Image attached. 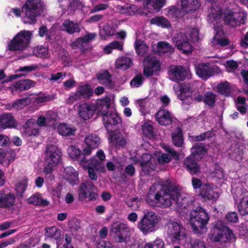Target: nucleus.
I'll return each instance as SVG.
<instances>
[{
  "label": "nucleus",
  "instance_id": "f257e3e1",
  "mask_svg": "<svg viewBox=\"0 0 248 248\" xmlns=\"http://www.w3.org/2000/svg\"><path fill=\"white\" fill-rule=\"evenodd\" d=\"M180 200L179 194L176 190L159 185H152L146 197L147 203L154 207L167 208L171 206L173 202L177 206L185 208L186 205Z\"/></svg>",
  "mask_w": 248,
  "mask_h": 248
},
{
  "label": "nucleus",
  "instance_id": "f03ea898",
  "mask_svg": "<svg viewBox=\"0 0 248 248\" xmlns=\"http://www.w3.org/2000/svg\"><path fill=\"white\" fill-rule=\"evenodd\" d=\"M209 237L213 241L221 243L233 242L236 240L233 231L220 220L212 223Z\"/></svg>",
  "mask_w": 248,
  "mask_h": 248
},
{
  "label": "nucleus",
  "instance_id": "7ed1b4c3",
  "mask_svg": "<svg viewBox=\"0 0 248 248\" xmlns=\"http://www.w3.org/2000/svg\"><path fill=\"white\" fill-rule=\"evenodd\" d=\"M210 217L206 210L202 207H198L190 214V224L195 233L202 234L206 230V225Z\"/></svg>",
  "mask_w": 248,
  "mask_h": 248
},
{
  "label": "nucleus",
  "instance_id": "20e7f679",
  "mask_svg": "<svg viewBox=\"0 0 248 248\" xmlns=\"http://www.w3.org/2000/svg\"><path fill=\"white\" fill-rule=\"evenodd\" d=\"M105 98L97 100L94 104L83 103L78 107L79 117L84 121L92 118L94 115L99 117L101 110L107 108L108 105L105 102Z\"/></svg>",
  "mask_w": 248,
  "mask_h": 248
},
{
  "label": "nucleus",
  "instance_id": "39448f33",
  "mask_svg": "<svg viewBox=\"0 0 248 248\" xmlns=\"http://www.w3.org/2000/svg\"><path fill=\"white\" fill-rule=\"evenodd\" d=\"M44 6L41 0H27L22 7L23 12L27 18V22L33 23L36 17L43 13Z\"/></svg>",
  "mask_w": 248,
  "mask_h": 248
},
{
  "label": "nucleus",
  "instance_id": "423d86ee",
  "mask_svg": "<svg viewBox=\"0 0 248 248\" xmlns=\"http://www.w3.org/2000/svg\"><path fill=\"white\" fill-rule=\"evenodd\" d=\"M31 33L29 31H22L10 41L7 48L11 51H22L29 45Z\"/></svg>",
  "mask_w": 248,
  "mask_h": 248
},
{
  "label": "nucleus",
  "instance_id": "0eeeda50",
  "mask_svg": "<svg viewBox=\"0 0 248 248\" xmlns=\"http://www.w3.org/2000/svg\"><path fill=\"white\" fill-rule=\"evenodd\" d=\"M110 232L114 233L113 236L117 243H127L130 240V232L128 225L120 221L113 222L111 225Z\"/></svg>",
  "mask_w": 248,
  "mask_h": 248
},
{
  "label": "nucleus",
  "instance_id": "6e6552de",
  "mask_svg": "<svg viewBox=\"0 0 248 248\" xmlns=\"http://www.w3.org/2000/svg\"><path fill=\"white\" fill-rule=\"evenodd\" d=\"M159 221L157 214L153 211L145 213L138 224V228L145 235L154 232Z\"/></svg>",
  "mask_w": 248,
  "mask_h": 248
},
{
  "label": "nucleus",
  "instance_id": "1a4fd4ad",
  "mask_svg": "<svg viewBox=\"0 0 248 248\" xmlns=\"http://www.w3.org/2000/svg\"><path fill=\"white\" fill-rule=\"evenodd\" d=\"M105 102L108 105L107 108L101 110L100 116L102 117L103 124L108 130L110 129V127L115 126L118 124H121L122 120L121 117L117 113H114L113 111H109L110 107V101L108 98H105Z\"/></svg>",
  "mask_w": 248,
  "mask_h": 248
},
{
  "label": "nucleus",
  "instance_id": "9d476101",
  "mask_svg": "<svg viewBox=\"0 0 248 248\" xmlns=\"http://www.w3.org/2000/svg\"><path fill=\"white\" fill-rule=\"evenodd\" d=\"M166 226L168 236L173 242L180 241L186 237V229L181 224L170 221Z\"/></svg>",
  "mask_w": 248,
  "mask_h": 248
},
{
  "label": "nucleus",
  "instance_id": "9b49d317",
  "mask_svg": "<svg viewBox=\"0 0 248 248\" xmlns=\"http://www.w3.org/2000/svg\"><path fill=\"white\" fill-rule=\"evenodd\" d=\"M93 89L90 85L88 84L80 85L77 89L76 92L70 95L68 103L72 104L74 101L89 99L93 96Z\"/></svg>",
  "mask_w": 248,
  "mask_h": 248
},
{
  "label": "nucleus",
  "instance_id": "f8f14e48",
  "mask_svg": "<svg viewBox=\"0 0 248 248\" xmlns=\"http://www.w3.org/2000/svg\"><path fill=\"white\" fill-rule=\"evenodd\" d=\"M213 186L212 184L206 183L200 190L199 196L203 201L214 202L219 198L218 193L214 190Z\"/></svg>",
  "mask_w": 248,
  "mask_h": 248
},
{
  "label": "nucleus",
  "instance_id": "ddd939ff",
  "mask_svg": "<svg viewBox=\"0 0 248 248\" xmlns=\"http://www.w3.org/2000/svg\"><path fill=\"white\" fill-rule=\"evenodd\" d=\"M170 78L174 81H184L186 77L187 72L182 65H171L168 71Z\"/></svg>",
  "mask_w": 248,
  "mask_h": 248
},
{
  "label": "nucleus",
  "instance_id": "4468645a",
  "mask_svg": "<svg viewBox=\"0 0 248 248\" xmlns=\"http://www.w3.org/2000/svg\"><path fill=\"white\" fill-rule=\"evenodd\" d=\"M46 161L47 164H58L61 157V153L55 145L49 146L45 152Z\"/></svg>",
  "mask_w": 248,
  "mask_h": 248
},
{
  "label": "nucleus",
  "instance_id": "2eb2a0df",
  "mask_svg": "<svg viewBox=\"0 0 248 248\" xmlns=\"http://www.w3.org/2000/svg\"><path fill=\"white\" fill-rule=\"evenodd\" d=\"M198 161V160L189 155L184 159L183 165L184 168L191 175H196L201 172V168Z\"/></svg>",
  "mask_w": 248,
  "mask_h": 248
},
{
  "label": "nucleus",
  "instance_id": "dca6fc26",
  "mask_svg": "<svg viewBox=\"0 0 248 248\" xmlns=\"http://www.w3.org/2000/svg\"><path fill=\"white\" fill-rule=\"evenodd\" d=\"M176 45L178 49L182 51L184 54H188L192 51L189 39L186 33H180L178 35Z\"/></svg>",
  "mask_w": 248,
  "mask_h": 248
},
{
  "label": "nucleus",
  "instance_id": "f3484780",
  "mask_svg": "<svg viewBox=\"0 0 248 248\" xmlns=\"http://www.w3.org/2000/svg\"><path fill=\"white\" fill-rule=\"evenodd\" d=\"M197 75L203 80H206L215 73L213 68L208 63L199 64L196 68Z\"/></svg>",
  "mask_w": 248,
  "mask_h": 248
},
{
  "label": "nucleus",
  "instance_id": "a211bd4d",
  "mask_svg": "<svg viewBox=\"0 0 248 248\" xmlns=\"http://www.w3.org/2000/svg\"><path fill=\"white\" fill-rule=\"evenodd\" d=\"M63 173V178L72 186L77 185L79 183L78 173L72 167H66Z\"/></svg>",
  "mask_w": 248,
  "mask_h": 248
},
{
  "label": "nucleus",
  "instance_id": "6ab92c4d",
  "mask_svg": "<svg viewBox=\"0 0 248 248\" xmlns=\"http://www.w3.org/2000/svg\"><path fill=\"white\" fill-rule=\"evenodd\" d=\"M96 78L100 84L108 89H112L115 86L114 82L112 80V76L107 69L97 74Z\"/></svg>",
  "mask_w": 248,
  "mask_h": 248
},
{
  "label": "nucleus",
  "instance_id": "aec40b11",
  "mask_svg": "<svg viewBox=\"0 0 248 248\" xmlns=\"http://www.w3.org/2000/svg\"><path fill=\"white\" fill-rule=\"evenodd\" d=\"M182 10L186 13L193 14L201 6V0H181Z\"/></svg>",
  "mask_w": 248,
  "mask_h": 248
},
{
  "label": "nucleus",
  "instance_id": "412c9836",
  "mask_svg": "<svg viewBox=\"0 0 248 248\" xmlns=\"http://www.w3.org/2000/svg\"><path fill=\"white\" fill-rule=\"evenodd\" d=\"M157 123L161 125H169L172 123V118L170 112L165 109L159 110L155 115Z\"/></svg>",
  "mask_w": 248,
  "mask_h": 248
},
{
  "label": "nucleus",
  "instance_id": "4be33fe9",
  "mask_svg": "<svg viewBox=\"0 0 248 248\" xmlns=\"http://www.w3.org/2000/svg\"><path fill=\"white\" fill-rule=\"evenodd\" d=\"M16 197L13 194L10 192L6 193L3 191L0 192V207L9 208L13 206Z\"/></svg>",
  "mask_w": 248,
  "mask_h": 248
},
{
  "label": "nucleus",
  "instance_id": "5701e85b",
  "mask_svg": "<svg viewBox=\"0 0 248 248\" xmlns=\"http://www.w3.org/2000/svg\"><path fill=\"white\" fill-rule=\"evenodd\" d=\"M96 36V34L95 33H88L83 37L77 39L76 41L71 43V46L73 48L78 47L82 49L84 45H86L93 40Z\"/></svg>",
  "mask_w": 248,
  "mask_h": 248
},
{
  "label": "nucleus",
  "instance_id": "b1692460",
  "mask_svg": "<svg viewBox=\"0 0 248 248\" xmlns=\"http://www.w3.org/2000/svg\"><path fill=\"white\" fill-rule=\"evenodd\" d=\"M95 186L91 181H86L82 183L79 187L78 196L80 200L88 198V193L95 189Z\"/></svg>",
  "mask_w": 248,
  "mask_h": 248
},
{
  "label": "nucleus",
  "instance_id": "393cba45",
  "mask_svg": "<svg viewBox=\"0 0 248 248\" xmlns=\"http://www.w3.org/2000/svg\"><path fill=\"white\" fill-rule=\"evenodd\" d=\"M191 150V154L189 155L199 161L204 157L207 152V150L204 144L201 143H195Z\"/></svg>",
  "mask_w": 248,
  "mask_h": 248
},
{
  "label": "nucleus",
  "instance_id": "a878e982",
  "mask_svg": "<svg viewBox=\"0 0 248 248\" xmlns=\"http://www.w3.org/2000/svg\"><path fill=\"white\" fill-rule=\"evenodd\" d=\"M16 155L15 152L11 149L0 150V163L4 166L7 167L11 162L14 161Z\"/></svg>",
  "mask_w": 248,
  "mask_h": 248
},
{
  "label": "nucleus",
  "instance_id": "bb28decb",
  "mask_svg": "<svg viewBox=\"0 0 248 248\" xmlns=\"http://www.w3.org/2000/svg\"><path fill=\"white\" fill-rule=\"evenodd\" d=\"M151 156L148 154H143L141 159L139 160L140 165L142 168V171L146 174L150 172V169L153 170L154 165L152 163Z\"/></svg>",
  "mask_w": 248,
  "mask_h": 248
},
{
  "label": "nucleus",
  "instance_id": "cd10ccee",
  "mask_svg": "<svg viewBox=\"0 0 248 248\" xmlns=\"http://www.w3.org/2000/svg\"><path fill=\"white\" fill-rule=\"evenodd\" d=\"M60 120V117L58 116L56 113L54 112H49L47 113L48 126H51L54 129L57 128L59 134L62 135Z\"/></svg>",
  "mask_w": 248,
  "mask_h": 248
},
{
  "label": "nucleus",
  "instance_id": "c85d7f7f",
  "mask_svg": "<svg viewBox=\"0 0 248 248\" xmlns=\"http://www.w3.org/2000/svg\"><path fill=\"white\" fill-rule=\"evenodd\" d=\"M0 125L3 128H13L16 126V122L10 113H5L0 116Z\"/></svg>",
  "mask_w": 248,
  "mask_h": 248
},
{
  "label": "nucleus",
  "instance_id": "c756f323",
  "mask_svg": "<svg viewBox=\"0 0 248 248\" xmlns=\"http://www.w3.org/2000/svg\"><path fill=\"white\" fill-rule=\"evenodd\" d=\"M242 197L237 204L238 211L242 216L248 215V192L241 194Z\"/></svg>",
  "mask_w": 248,
  "mask_h": 248
},
{
  "label": "nucleus",
  "instance_id": "7c9ffc66",
  "mask_svg": "<svg viewBox=\"0 0 248 248\" xmlns=\"http://www.w3.org/2000/svg\"><path fill=\"white\" fill-rule=\"evenodd\" d=\"M171 140L173 145L177 147H182L184 144V136L182 129L177 127L171 133Z\"/></svg>",
  "mask_w": 248,
  "mask_h": 248
},
{
  "label": "nucleus",
  "instance_id": "2f4dec72",
  "mask_svg": "<svg viewBox=\"0 0 248 248\" xmlns=\"http://www.w3.org/2000/svg\"><path fill=\"white\" fill-rule=\"evenodd\" d=\"M243 148V146L240 145L232 146L231 152L229 154V157L237 162L241 161L244 154Z\"/></svg>",
  "mask_w": 248,
  "mask_h": 248
},
{
  "label": "nucleus",
  "instance_id": "473e14b6",
  "mask_svg": "<svg viewBox=\"0 0 248 248\" xmlns=\"http://www.w3.org/2000/svg\"><path fill=\"white\" fill-rule=\"evenodd\" d=\"M240 16L237 13L229 12L224 17V21L226 25L231 27H236L240 24Z\"/></svg>",
  "mask_w": 248,
  "mask_h": 248
},
{
  "label": "nucleus",
  "instance_id": "72a5a7b5",
  "mask_svg": "<svg viewBox=\"0 0 248 248\" xmlns=\"http://www.w3.org/2000/svg\"><path fill=\"white\" fill-rule=\"evenodd\" d=\"M80 31V25L77 23H74L70 20H65L63 23V31H66L69 34L79 33Z\"/></svg>",
  "mask_w": 248,
  "mask_h": 248
},
{
  "label": "nucleus",
  "instance_id": "f704fd0d",
  "mask_svg": "<svg viewBox=\"0 0 248 248\" xmlns=\"http://www.w3.org/2000/svg\"><path fill=\"white\" fill-rule=\"evenodd\" d=\"M132 64V60L130 58L122 56L116 61V67L118 69L125 70L129 68Z\"/></svg>",
  "mask_w": 248,
  "mask_h": 248
},
{
  "label": "nucleus",
  "instance_id": "c9c22d12",
  "mask_svg": "<svg viewBox=\"0 0 248 248\" xmlns=\"http://www.w3.org/2000/svg\"><path fill=\"white\" fill-rule=\"evenodd\" d=\"M157 54L163 55L166 53H172L174 51V48L171 45L165 41H161L157 44Z\"/></svg>",
  "mask_w": 248,
  "mask_h": 248
},
{
  "label": "nucleus",
  "instance_id": "e433bc0d",
  "mask_svg": "<svg viewBox=\"0 0 248 248\" xmlns=\"http://www.w3.org/2000/svg\"><path fill=\"white\" fill-rule=\"evenodd\" d=\"M35 120L31 119L27 121L24 126L25 133L28 136L36 135L38 134L39 130L35 127Z\"/></svg>",
  "mask_w": 248,
  "mask_h": 248
},
{
  "label": "nucleus",
  "instance_id": "4c0bfd02",
  "mask_svg": "<svg viewBox=\"0 0 248 248\" xmlns=\"http://www.w3.org/2000/svg\"><path fill=\"white\" fill-rule=\"evenodd\" d=\"M35 82L30 79L21 80L14 84V88L19 91L28 90L34 86Z\"/></svg>",
  "mask_w": 248,
  "mask_h": 248
},
{
  "label": "nucleus",
  "instance_id": "58836bf2",
  "mask_svg": "<svg viewBox=\"0 0 248 248\" xmlns=\"http://www.w3.org/2000/svg\"><path fill=\"white\" fill-rule=\"evenodd\" d=\"M216 88L217 92L220 94L227 97L230 95L231 88L229 82H221L217 86Z\"/></svg>",
  "mask_w": 248,
  "mask_h": 248
},
{
  "label": "nucleus",
  "instance_id": "ea45409f",
  "mask_svg": "<svg viewBox=\"0 0 248 248\" xmlns=\"http://www.w3.org/2000/svg\"><path fill=\"white\" fill-rule=\"evenodd\" d=\"M31 103V100L30 98H22L17 100L11 105H8L7 108L10 109L13 108L16 110H20L25 108L26 106L29 105Z\"/></svg>",
  "mask_w": 248,
  "mask_h": 248
},
{
  "label": "nucleus",
  "instance_id": "a19ab883",
  "mask_svg": "<svg viewBox=\"0 0 248 248\" xmlns=\"http://www.w3.org/2000/svg\"><path fill=\"white\" fill-rule=\"evenodd\" d=\"M84 141L87 146L93 149L97 148L100 143V138L95 134L88 135L85 138Z\"/></svg>",
  "mask_w": 248,
  "mask_h": 248
},
{
  "label": "nucleus",
  "instance_id": "79ce46f5",
  "mask_svg": "<svg viewBox=\"0 0 248 248\" xmlns=\"http://www.w3.org/2000/svg\"><path fill=\"white\" fill-rule=\"evenodd\" d=\"M145 5L147 8L151 6L153 10L156 12H159L165 5L166 0H145Z\"/></svg>",
  "mask_w": 248,
  "mask_h": 248
},
{
  "label": "nucleus",
  "instance_id": "37998d69",
  "mask_svg": "<svg viewBox=\"0 0 248 248\" xmlns=\"http://www.w3.org/2000/svg\"><path fill=\"white\" fill-rule=\"evenodd\" d=\"M150 23L162 28H168L170 26L169 21L162 16L152 18L150 20Z\"/></svg>",
  "mask_w": 248,
  "mask_h": 248
},
{
  "label": "nucleus",
  "instance_id": "c03bdc74",
  "mask_svg": "<svg viewBox=\"0 0 248 248\" xmlns=\"http://www.w3.org/2000/svg\"><path fill=\"white\" fill-rule=\"evenodd\" d=\"M67 153L69 157L72 159L81 161L82 152L79 148L72 145L67 149Z\"/></svg>",
  "mask_w": 248,
  "mask_h": 248
},
{
  "label": "nucleus",
  "instance_id": "a18cd8bd",
  "mask_svg": "<svg viewBox=\"0 0 248 248\" xmlns=\"http://www.w3.org/2000/svg\"><path fill=\"white\" fill-rule=\"evenodd\" d=\"M217 100V95L211 92H206L204 94L203 103L210 107L215 105Z\"/></svg>",
  "mask_w": 248,
  "mask_h": 248
},
{
  "label": "nucleus",
  "instance_id": "49530a36",
  "mask_svg": "<svg viewBox=\"0 0 248 248\" xmlns=\"http://www.w3.org/2000/svg\"><path fill=\"white\" fill-rule=\"evenodd\" d=\"M28 203L33 204L34 205H46L48 204V202L46 200H43L41 195L38 194H36L30 197L28 199Z\"/></svg>",
  "mask_w": 248,
  "mask_h": 248
},
{
  "label": "nucleus",
  "instance_id": "de8ad7c7",
  "mask_svg": "<svg viewBox=\"0 0 248 248\" xmlns=\"http://www.w3.org/2000/svg\"><path fill=\"white\" fill-rule=\"evenodd\" d=\"M89 161V164L95 170L102 172H106V168L101 161L97 160L95 157L91 158Z\"/></svg>",
  "mask_w": 248,
  "mask_h": 248
},
{
  "label": "nucleus",
  "instance_id": "09e8293b",
  "mask_svg": "<svg viewBox=\"0 0 248 248\" xmlns=\"http://www.w3.org/2000/svg\"><path fill=\"white\" fill-rule=\"evenodd\" d=\"M46 235L47 237H53L56 240H58V239L61 236V231L59 230L56 227H52L46 229ZM60 241H57V243L58 245H60L59 243Z\"/></svg>",
  "mask_w": 248,
  "mask_h": 248
},
{
  "label": "nucleus",
  "instance_id": "8fccbe9b",
  "mask_svg": "<svg viewBox=\"0 0 248 248\" xmlns=\"http://www.w3.org/2000/svg\"><path fill=\"white\" fill-rule=\"evenodd\" d=\"M180 93L178 94V98L182 101H185L191 96L190 86L185 87L181 86L179 88Z\"/></svg>",
  "mask_w": 248,
  "mask_h": 248
},
{
  "label": "nucleus",
  "instance_id": "3c124183",
  "mask_svg": "<svg viewBox=\"0 0 248 248\" xmlns=\"http://www.w3.org/2000/svg\"><path fill=\"white\" fill-rule=\"evenodd\" d=\"M28 183V180L24 178L16 182L15 184L16 190L19 195H21L26 190Z\"/></svg>",
  "mask_w": 248,
  "mask_h": 248
},
{
  "label": "nucleus",
  "instance_id": "603ef678",
  "mask_svg": "<svg viewBox=\"0 0 248 248\" xmlns=\"http://www.w3.org/2000/svg\"><path fill=\"white\" fill-rule=\"evenodd\" d=\"M143 134L148 139H152L154 137V127L147 123L144 124L142 126Z\"/></svg>",
  "mask_w": 248,
  "mask_h": 248
},
{
  "label": "nucleus",
  "instance_id": "864d4df0",
  "mask_svg": "<svg viewBox=\"0 0 248 248\" xmlns=\"http://www.w3.org/2000/svg\"><path fill=\"white\" fill-rule=\"evenodd\" d=\"M136 52L138 55L143 56L148 50V46L142 43L136 42L135 46Z\"/></svg>",
  "mask_w": 248,
  "mask_h": 248
},
{
  "label": "nucleus",
  "instance_id": "5fc2aeb1",
  "mask_svg": "<svg viewBox=\"0 0 248 248\" xmlns=\"http://www.w3.org/2000/svg\"><path fill=\"white\" fill-rule=\"evenodd\" d=\"M165 245L163 241L160 238L156 239L152 243H147L144 245V248H164Z\"/></svg>",
  "mask_w": 248,
  "mask_h": 248
},
{
  "label": "nucleus",
  "instance_id": "6e6d98bb",
  "mask_svg": "<svg viewBox=\"0 0 248 248\" xmlns=\"http://www.w3.org/2000/svg\"><path fill=\"white\" fill-rule=\"evenodd\" d=\"M213 132L212 130H209L201 133L200 135L193 137V140L196 141H202L206 139L212 138L213 136Z\"/></svg>",
  "mask_w": 248,
  "mask_h": 248
},
{
  "label": "nucleus",
  "instance_id": "4d7b16f0",
  "mask_svg": "<svg viewBox=\"0 0 248 248\" xmlns=\"http://www.w3.org/2000/svg\"><path fill=\"white\" fill-rule=\"evenodd\" d=\"M143 78L141 74H140L135 76L130 81V86L134 88H138L141 86L143 83Z\"/></svg>",
  "mask_w": 248,
  "mask_h": 248
},
{
  "label": "nucleus",
  "instance_id": "13d9d810",
  "mask_svg": "<svg viewBox=\"0 0 248 248\" xmlns=\"http://www.w3.org/2000/svg\"><path fill=\"white\" fill-rule=\"evenodd\" d=\"M34 53L38 57L46 58L48 56L47 48L42 46H37L34 49Z\"/></svg>",
  "mask_w": 248,
  "mask_h": 248
},
{
  "label": "nucleus",
  "instance_id": "bf43d9fd",
  "mask_svg": "<svg viewBox=\"0 0 248 248\" xmlns=\"http://www.w3.org/2000/svg\"><path fill=\"white\" fill-rule=\"evenodd\" d=\"M76 130L77 129L74 126L69 125L63 123V136H73Z\"/></svg>",
  "mask_w": 248,
  "mask_h": 248
},
{
  "label": "nucleus",
  "instance_id": "052dcab7",
  "mask_svg": "<svg viewBox=\"0 0 248 248\" xmlns=\"http://www.w3.org/2000/svg\"><path fill=\"white\" fill-rule=\"evenodd\" d=\"M68 226L71 232H76L80 228V222L78 219L74 218L69 221Z\"/></svg>",
  "mask_w": 248,
  "mask_h": 248
},
{
  "label": "nucleus",
  "instance_id": "680f3d73",
  "mask_svg": "<svg viewBox=\"0 0 248 248\" xmlns=\"http://www.w3.org/2000/svg\"><path fill=\"white\" fill-rule=\"evenodd\" d=\"M213 173L215 174V177L220 180L223 179L225 176L223 169L217 163H215L214 166Z\"/></svg>",
  "mask_w": 248,
  "mask_h": 248
},
{
  "label": "nucleus",
  "instance_id": "e2e57ef3",
  "mask_svg": "<svg viewBox=\"0 0 248 248\" xmlns=\"http://www.w3.org/2000/svg\"><path fill=\"white\" fill-rule=\"evenodd\" d=\"M225 219L228 223H235L238 222L237 213L235 212L228 213L225 216Z\"/></svg>",
  "mask_w": 248,
  "mask_h": 248
},
{
  "label": "nucleus",
  "instance_id": "0e129e2a",
  "mask_svg": "<svg viewBox=\"0 0 248 248\" xmlns=\"http://www.w3.org/2000/svg\"><path fill=\"white\" fill-rule=\"evenodd\" d=\"M84 5L80 0H71L69 5V8L72 11L81 10Z\"/></svg>",
  "mask_w": 248,
  "mask_h": 248
},
{
  "label": "nucleus",
  "instance_id": "69168bd1",
  "mask_svg": "<svg viewBox=\"0 0 248 248\" xmlns=\"http://www.w3.org/2000/svg\"><path fill=\"white\" fill-rule=\"evenodd\" d=\"M123 13L128 15H133L138 11L137 7L134 5H126L123 7Z\"/></svg>",
  "mask_w": 248,
  "mask_h": 248
},
{
  "label": "nucleus",
  "instance_id": "338daca9",
  "mask_svg": "<svg viewBox=\"0 0 248 248\" xmlns=\"http://www.w3.org/2000/svg\"><path fill=\"white\" fill-rule=\"evenodd\" d=\"M191 183L194 189H200V190L202 188L203 186L206 184L203 183L199 178L193 177L191 180Z\"/></svg>",
  "mask_w": 248,
  "mask_h": 248
},
{
  "label": "nucleus",
  "instance_id": "774afa93",
  "mask_svg": "<svg viewBox=\"0 0 248 248\" xmlns=\"http://www.w3.org/2000/svg\"><path fill=\"white\" fill-rule=\"evenodd\" d=\"M190 244L191 248H205L204 242L200 239L192 240Z\"/></svg>",
  "mask_w": 248,
  "mask_h": 248
}]
</instances>
